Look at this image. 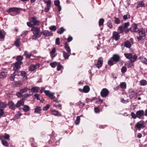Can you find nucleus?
I'll return each instance as SVG.
<instances>
[{
  "mask_svg": "<svg viewBox=\"0 0 147 147\" xmlns=\"http://www.w3.org/2000/svg\"><path fill=\"white\" fill-rule=\"evenodd\" d=\"M24 101L23 98H22L18 102L16 105V107H19L21 106L24 105Z\"/></svg>",
  "mask_w": 147,
  "mask_h": 147,
  "instance_id": "obj_21",
  "label": "nucleus"
},
{
  "mask_svg": "<svg viewBox=\"0 0 147 147\" xmlns=\"http://www.w3.org/2000/svg\"><path fill=\"white\" fill-rule=\"evenodd\" d=\"M23 106L24 107L22 109L24 111L27 112L30 110V107L29 106L26 105H24Z\"/></svg>",
  "mask_w": 147,
  "mask_h": 147,
  "instance_id": "obj_33",
  "label": "nucleus"
},
{
  "mask_svg": "<svg viewBox=\"0 0 147 147\" xmlns=\"http://www.w3.org/2000/svg\"><path fill=\"white\" fill-rule=\"evenodd\" d=\"M145 125L144 121L143 120H140L136 123L135 128L136 129H138L140 131L141 129L144 128L145 127Z\"/></svg>",
  "mask_w": 147,
  "mask_h": 147,
  "instance_id": "obj_3",
  "label": "nucleus"
},
{
  "mask_svg": "<svg viewBox=\"0 0 147 147\" xmlns=\"http://www.w3.org/2000/svg\"><path fill=\"white\" fill-rule=\"evenodd\" d=\"M94 111L96 113H99L100 112V110L98 107H96L94 108Z\"/></svg>",
  "mask_w": 147,
  "mask_h": 147,
  "instance_id": "obj_62",
  "label": "nucleus"
},
{
  "mask_svg": "<svg viewBox=\"0 0 147 147\" xmlns=\"http://www.w3.org/2000/svg\"><path fill=\"white\" fill-rule=\"evenodd\" d=\"M39 89V88L36 86H34L29 89V92H38Z\"/></svg>",
  "mask_w": 147,
  "mask_h": 147,
  "instance_id": "obj_20",
  "label": "nucleus"
},
{
  "mask_svg": "<svg viewBox=\"0 0 147 147\" xmlns=\"http://www.w3.org/2000/svg\"><path fill=\"white\" fill-rule=\"evenodd\" d=\"M147 84L146 81L145 80H142L140 81V84L141 86H144Z\"/></svg>",
  "mask_w": 147,
  "mask_h": 147,
  "instance_id": "obj_37",
  "label": "nucleus"
},
{
  "mask_svg": "<svg viewBox=\"0 0 147 147\" xmlns=\"http://www.w3.org/2000/svg\"><path fill=\"white\" fill-rule=\"evenodd\" d=\"M60 2L59 0H55L54 1V4L57 7L60 5Z\"/></svg>",
  "mask_w": 147,
  "mask_h": 147,
  "instance_id": "obj_55",
  "label": "nucleus"
},
{
  "mask_svg": "<svg viewBox=\"0 0 147 147\" xmlns=\"http://www.w3.org/2000/svg\"><path fill=\"white\" fill-rule=\"evenodd\" d=\"M50 113L56 116H61V114L58 111L54 109L51 110L50 111Z\"/></svg>",
  "mask_w": 147,
  "mask_h": 147,
  "instance_id": "obj_12",
  "label": "nucleus"
},
{
  "mask_svg": "<svg viewBox=\"0 0 147 147\" xmlns=\"http://www.w3.org/2000/svg\"><path fill=\"white\" fill-rule=\"evenodd\" d=\"M22 93L20 91V92H17L16 95L18 97H21L22 96Z\"/></svg>",
  "mask_w": 147,
  "mask_h": 147,
  "instance_id": "obj_64",
  "label": "nucleus"
},
{
  "mask_svg": "<svg viewBox=\"0 0 147 147\" xmlns=\"http://www.w3.org/2000/svg\"><path fill=\"white\" fill-rule=\"evenodd\" d=\"M114 61H113V58H111L108 61V64L111 65H112L113 64V62Z\"/></svg>",
  "mask_w": 147,
  "mask_h": 147,
  "instance_id": "obj_48",
  "label": "nucleus"
},
{
  "mask_svg": "<svg viewBox=\"0 0 147 147\" xmlns=\"http://www.w3.org/2000/svg\"><path fill=\"white\" fill-rule=\"evenodd\" d=\"M22 114L20 112H18V113L16 114L15 115V118L18 119L22 115Z\"/></svg>",
  "mask_w": 147,
  "mask_h": 147,
  "instance_id": "obj_50",
  "label": "nucleus"
},
{
  "mask_svg": "<svg viewBox=\"0 0 147 147\" xmlns=\"http://www.w3.org/2000/svg\"><path fill=\"white\" fill-rule=\"evenodd\" d=\"M22 62H17L13 64V69L15 72H16L20 68V65L22 64Z\"/></svg>",
  "mask_w": 147,
  "mask_h": 147,
  "instance_id": "obj_7",
  "label": "nucleus"
},
{
  "mask_svg": "<svg viewBox=\"0 0 147 147\" xmlns=\"http://www.w3.org/2000/svg\"><path fill=\"white\" fill-rule=\"evenodd\" d=\"M141 60L142 62L144 63L147 64V59L145 58H141Z\"/></svg>",
  "mask_w": 147,
  "mask_h": 147,
  "instance_id": "obj_54",
  "label": "nucleus"
},
{
  "mask_svg": "<svg viewBox=\"0 0 147 147\" xmlns=\"http://www.w3.org/2000/svg\"><path fill=\"white\" fill-rule=\"evenodd\" d=\"M3 138H4L5 139L9 140V138L10 136L9 135L7 134H4V136H2Z\"/></svg>",
  "mask_w": 147,
  "mask_h": 147,
  "instance_id": "obj_47",
  "label": "nucleus"
},
{
  "mask_svg": "<svg viewBox=\"0 0 147 147\" xmlns=\"http://www.w3.org/2000/svg\"><path fill=\"white\" fill-rule=\"evenodd\" d=\"M115 24H119L120 23V21L119 18H115Z\"/></svg>",
  "mask_w": 147,
  "mask_h": 147,
  "instance_id": "obj_58",
  "label": "nucleus"
},
{
  "mask_svg": "<svg viewBox=\"0 0 147 147\" xmlns=\"http://www.w3.org/2000/svg\"><path fill=\"white\" fill-rule=\"evenodd\" d=\"M16 72H14L10 77L9 79L11 81H13L15 78V76L16 75Z\"/></svg>",
  "mask_w": 147,
  "mask_h": 147,
  "instance_id": "obj_35",
  "label": "nucleus"
},
{
  "mask_svg": "<svg viewBox=\"0 0 147 147\" xmlns=\"http://www.w3.org/2000/svg\"><path fill=\"white\" fill-rule=\"evenodd\" d=\"M7 74L5 72H2L0 73V79L4 78L6 76Z\"/></svg>",
  "mask_w": 147,
  "mask_h": 147,
  "instance_id": "obj_40",
  "label": "nucleus"
},
{
  "mask_svg": "<svg viewBox=\"0 0 147 147\" xmlns=\"http://www.w3.org/2000/svg\"><path fill=\"white\" fill-rule=\"evenodd\" d=\"M137 7H142L144 6V4L143 1H140L137 3Z\"/></svg>",
  "mask_w": 147,
  "mask_h": 147,
  "instance_id": "obj_25",
  "label": "nucleus"
},
{
  "mask_svg": "<svg viewBox=\"0 0 147 147\" xmlns=\"http://www.w3.org/2000/svg\"><path fill=\"white\" fill-rule=\"evenodd\" d=\"M124 55L125 57L128 59H130L131 61L134 62L137 58V56L136 55L133 56L131 53H125Z\"/></svg>",
  "mask_w": 147,
  "mask_h": 147,
  "instance_id": "obj_5",
  "label": "nucleus"
},
{
  "mask_svg": "<svg viewBox=\"0 0 147 147\" xmlns=\"http://www.w3.org/2000/svg\"><path fill=\"white\" fill-rule=\"evenodd\" d=\"M65 30L63 28L61 27L57 31V33L59 34H61L63 33Z\"/></svg>",
  "mask_w": 147,
  "mask_h": 147,
  "instance_id": "obj_38",
  "label": "nucleus"
},
{
  "mask_svg": "<svg viewBox=\"0 0 147 147\" xmlns=\"http://www.w3.org/2000/svg\"><path fill=\"white\" fill-rule=\"evenodd\" d=\"M130 41H126L124 43V46L125 47L129 48L130 47L131 45L133 44V39L132 38L130 39Z\"/></svg>",
  "mask_w": 147,
  "mask_h": 147,
  "instance_id": "obj_14",
  "label": "nucleus"
},
{
  "mask_svg": "<svg viewBox=\"0 0 147 147\" xmlns=\"http://www.w3.org/2000/svg\"><path fill=\"white\" fill-rule=\"evenodd\" d=\"M24 55L27 58H29L31 56V54L28 53L26 51H24Z\"/></svg>",
  "mask_w": 147,
  "mask_h": 147,
  "instance_id": "obj_39",
  "label": "nucleus"
},
{
  "mask_svg": "<svg viewBox=\"0 0 147 147\" xmlns=\"http://www.w3.org/2000/svg\"><path fill=\"white\" fill-rule=\"evenodd\" d=\"M8 105L10 108L11 109L14 110L16 108V105L12 102L10 101L9 102Z\"/></svg>",
  "mask_w": 147,
  "mask_h": 147,
  "instance_id": "obj_27",
  "label": "nucleus"
},
{
  "mask_svg": "<svg viewBox=\"0 0 147 147\" xmlns=\"http://www.w3.org/2000/svg\"><path fill=\"white\" fill-rule=\"evenodd\" d=\"M126 71V68L125 67L123 66L121 69V71L122 73H125Z\"/></svg>",
  "mask_w": 147,
  "mask_h": 147,
  "instance_id": "obj_61",
  "label": "nucleus"
},
{
  "mask_svg": "<svg viewBox=\"0 0 147 147\" xmlns=\"http://www.w3.org/2000/svg\"><path fill=\"white\" fill-rule=\"evenodd\" d=\"M131 115L132 117L134 119H135L137 117L136 113L135 114L134 113L132 112L131 113Z\"/></svg>",
  "mask_w": 147,
  "mask_h": 147,
  "instance_id": "obj_56",
  "label": "nucleus"
},
{
  "mask_svg": "<svg viewBox=\"0 0 147 147\" xmlns=\"http://www.w3.org/2000/svg\"><path fill=\"white\" fill-rule=\"evenodd\" d=\"M120 86L121 88H126V84L125 82H122L120 83Z\"/></svg>",
  "mask_w": 147,
  "mask_h": 147,
  "instance_id": "obj_42",
  "label": "nucleus"
},
{
  "mask_svg": "<svg viewBox=\"0 0 147 147\" xmlns=\"http://www.w3.org/2000/svg\"><path fill=\"white\" fill-rule=\"evenodd\" d=\"M112 58H113V61L116 62L118 61L120 59L119 56L116 54L113 55V57Z\"/></svg>",
  "mask_w": 147,
  "mask_h": 147,
  "instance_id": "obj_28",
  "label": "nucleus"
},
{
  "mask_svg": "<svg viewBox=\"0 0 147 147\" xmlns=\"http://www.w3.org/2000/svg\"><path fill=\"white\" fill-rule=\"evenodd\" d=\"M139 36L137 37V39L138 40H141L145 38V32L143 29L139 30L138 31Z\"/></svg>",
  "mask_w": 147,
  "mask_h": 147,
  "instance_id": "obj_4",
  "label": "nucleus"
},
{
  "mask_svg": "<svg viewBox=\"0 0 147 147\" xmlns=\"http://www.w3.org/2000/svg\"><path fill=\"white\" fill-rule=\"evenodd\" d=\"M125 29V28H124V27H123V26L122 25L119 26L118 27V31L119 32V33H121L124 31Z\"/></svg>",
  "mask_w": 147,
  "mask_h": 147,
  "instance_id": "obj_34",
  "label": "nucleus"
},
{
  "mask_svg": "<svg viewBox=\"0 0 147 147\" xmlns=\"http://www.w3.org/2000/svg\"><path fill=\"white\" fill-rule=\"evenodd\" d=\"M31 30L33 34L32 36V38L33 39L40 38L42 34V32L40 31V28L39 27H33L31 29Z\"/></svg>",
  "mask_w": 147,
  "mask_h": 147,
  "instance_id": "obj_1",
  "label": "nucleus"
},
{
  "mask_svg": "<svg viewBox=\"0 0 147 147\" xmlns=\"http://www.w3.org/2000/svg\"><path fill=\"white\" fill-rule=\"evenodd\" d=\"M137 118L140 119L144 116V112L143 110H140L137 111L136 112Z\"/></svg>",
  "mask_w": 147,
  "mask_h": 147,
  "instance_id": "obj_17",
  "label": "nucleus"
},
{
  "mask_svg": "<svg viewBox=\"0 0 147 147\" xmlns=\"http://www.w3.org/2000/svg\"><path fill=\"white\" fill-rule=\"evenodd\" d=\"M56 51V49L55 48H53L52 49V50L50 52L51 57H54L56 56L57 55Z\"/></svg>",
  "mask_w": 147,
  "mask_h": 147,
  "instance_id": "obj_23",
  "label": "nucleus"
},
{
  "mask_svg": "<svg viewBox=\"0 0 147 147\" xmlns=\"http://www.w3.org/2000/svg\"><path fill=\"white\" fill-rule=\"evenodd\" d=\"M108 26L110 28H112V23L110 22H109L107 23Z\"/></svg>",
  "mask_w": 147,
  "mask_h": 147,
  "instance_id": "obj_63",
  "label": "nucleus"
},
{
  "mask_svg": "<svg viewBox=\"0 0 147 147\" xmlns=\"http://www.w3.org/2000/svg\"><path fill=\"white\" fill-rule=\"evenodd\" d=\"M130 15L128 14L125 15L123 16V19L124 20H126L128 18H130Z\"/></svg>",
  "mask_w": 147,
  "mask_h": 147,
  "instance_id": "obj_60",
  "label": "nucleus"
},
{
  "mask_svg": "<svg viewBox=\"0 0 147 147\" xmlns=\"http://www.w3.org/2000/svg\"><path fill=\"white\" fill-rule=\"evenodd\" d=\"M29 90V89L27 87L24 88L20 90V91L22 93L26 92L28 90Z\"/></svg>",
  "mask_w": 147,
  "mask_h": 147,
  "instance_id": "obj_41",
  "label": "nucleus"
},
{
  "mask_svg": "<svg viewBox=\"0 0 147 147\" xmlns=\"http://www.w3.org/2000/svg\"><path fill=\"white\" fill-rule=\"evenodd\" d=\"M1 142L2 144L4 146L7 147L9 146V144L8 142L6 140H1Z\"/></svg>",
  "mask_w": 147,
  "mask_h": 147,
  "instance_id": "obj_36",
  "label": "nucleus"
},
{
  "mask_svg": "<svg viewBox=\"0 0 147 147\" xmlns=\"http://www.w3.org/2000/svg\"><path fill=\"white\" fill-rule=\"evenodd\" d=\"M51 1L50 0L48 1V2L47 3V5L46 7H45L44 10L45 12H48L49 11L50 8L51 4Z\"/></svg>",
  "mask_w": 147,
  "mask_h": 147,
  "instance_id": "obj_19",
  "label": "nucleus"
},
{
  "mask_svg": "<svg viewBox=\"0 0 147 147\" xmlns=\"http://www.w3.org/2000/svg\"><path fill=\"white\" fill-rule=\"evenodd\" d=\"M58 65L57 67V71H59L62 68H63V67L60 63H58Z\"/></svg>",
  "mask_w": 147,
  "mask_h": 147,
  "instance_id": "obj_51",
  "label": "nucleus"
},
{
  "mask_svg": "<svg viewBox=\"0 0 147 147\" xmlns=\"http://www.w3.org/2000/svg\"><path fill=\"white\" fill-rule=\"evenodd\" d=\"M82 93H88L90 90V88L89 86L87 85H86L84 86L83 89L79 88L78 89Z\"/></svg>",
  "mask_w": 147,
  "mask_h": 147,
  "instance_id": "obj_10",
  "label": "nucleus"
},
{
  "mask_svg": "<svg viewBox=\"0 0 147 147\" xmlns=\"http://www.w3.org/2000/svg\"><path fill=\"white\" fill-rule=\"evenodd\" d=\"M109 93L108 90L106 88H103L100 92V95L103 97H106L109 95Z\"/></svg>",
  "mask_w": 147,
  "mask_h": 147,
  "instance_id": "obj_9",
  "label": "nucleus"
},
{
  "mask_svg": "<svg viewBox=\"0 0 147 147\" xmlns=\"http://www.w3.org/2000/svg\"><path fill=\"white\" fill-rule=\"evenodd\" d=\"M120 33H118L116 32H114L113 33V36L112 38L115 40H119L120 38L119 34Z\"/></svg>",
  "mask_w": 147,
  "mask_h": 147,
  "instance_id": "obj_16",
  "label": "nucleus"
},
{
  "mask_svg": "<svg viewBox=\"0 0 147 147\" xmlns=\"http://www.w3.org/2000/svg\"><path fill=\"white\" fill-rule=\"evenodd\" d=\"M39 67V64H37L35 65H31L29 67V70L31 71H33L36 68H37Z\"/></svg>",
  "mask_w": 147,
  "mask_h": 147,
  "instance_id": "obj_22",
  "label": "nucleus"
},
{
  "mask_svg": "<svg viewBox=\"0 0 147 147\" xmlns=\"http://www.w3.org/2000/svg\"><path fill=\"white\" fill-rule=\"evenodd\" d=\"M64 48L67 52L68 53H71V49L67 43H65L64 44Z\"/></svg>",
  "mask_w": 147,
  "mask_h": 147,
  "instance_id": "obj_24",
  "label": "nucleus"
},
{
  "mask_svg": "<svg viewBox=\"0 0 147 147\" xmlns=\"http://www.w3.org/2000/svg\"><path fill=\"white\" fill-rule=\"evenodd\" d=\"M104 22V20L103 18L100 19L99 21V25L100 26L102 25Z\"/></svg>",
  "mask_w": 147,
  "mask_h": 147,
  "instance_id": "obj_44",
  "label": "nucleus"
},
{
  "mask_svg": "<svg viewBox=\"0 0 147 147\" xmlns=\"http://www.w3.org/2000/svg\"><path fill=\"white\" fill-rule=\"evenodd\" d=\"M63 56L65 59H68L71 53H66L65 51H63Z\"/></svg>",
  "mask_w": 147,
  "mask_h": 147,
  "instance_id": "obj_29",
  "label": "nucleus"
},
{
  "mask_svg": "<svg viewBox=\"0 0 147 147\" xmlns=\"http://www.w3.org/2000/svg\"><path fill=\"white\" fill-rule=\"evenodd\" d=\"M6 107V105L4 102L0 101V108H4Z\"/></svg>",
  "mask_w": 147,
  "mask_h": 147,
  "instance_id": "obj_52",
  "label": "nucleus"
},
{
  "mask_svg": "<svg viewBox=\"0 0 147 147\" xmlns=\"http://www.w3.org/2000/svg\"><path fill=\"white\" fill-rule=\"evenodd\" d=\"M20 38H17L16 39L15 44L16 46L18 47H19L20 45Z\"/></svg>",
  "mask_w": 147,
  "mask_h": 147,
  "instance_id": "obj_32",
  "label": "nucleus"
},
{
  "mask_svg": "<svg viewBox=\"0 0 147 147\" xmlns=\"http://www.w3.org/2000/svg\"><path fill=\"white\" fill-rule=\"evenodd\" d=\"M103 63V59L102 57H100L98 59L97 64H96V67L98 68L101 67Z\"/></svg>",
  "mask_w": 147,
  "mask_h": 147,
  "instance_id": "obj_15",
  "label": "nucleus"
},
{
  "mask_svg": "<svg viewBox=\"0 0 147 147\" xmlns=\"http://www.w3.org/2000/svg\"><path fill=\"white\" fill-rule=\"evenodd\" d=\"M30 22L27 23V25L29 27H34L35 25H38L39 24L40 22L37 20L35 17H33L29 18Z\"/></svg>",
  "mask_w": 147,
  "mask_h": 147,
  "instance_id": "obj_2",
  "label": "nucleus"
},
{
  "mask_svg": "<svg viewBox=\"0 0 147 147\" xmlns=\"http://www.w3.org/2000/svg\"><path fill=\"white\" fill-rule=\"evenodd\" d=\"M129 96L130 99L133 98H136L137 97V93L135 92L134 90L132 89H130L129 92Z\"/></svg>",
  "mask_w": 147,
  "mask_h": 147,
  "instance_id": "obj_6",
  "label": "nucleus"
},
{
  "mask_svg": "<svg viewBox=\"0 0 147 147\" xmlns=\"http://www.w3.org/2000/svg\"><path fill=\"white\" fill-rule=\"evenodd\" d=\"M5 36V33L4 32L0 31V38L1 39H4Z\"/></svg>",
  "mask_w": 147,
  "mask_h": 147,
  "instance_id": "obj_49",
  "label": "nucleus"
},
{
  "mask_svg": "<svg viewBox=\"0 0 147 147\" xmlns=\"http://www.w3.org/2000/svg\"><path fill=\"white\" fill-rule=\"evenodd\" d=\"M58 64V63L56 62H54L50 63L51 66L53 68H55L56 66Z\"/></svg>",
  "mask_w": 147,
  "mask_h": 147,
  "instance_id": "obj_45",
  "label": "nucleus"
},
{
  "mask_svg": "<svg viewBox=\"0 0 147 147\" xmlns=\"http://www.w3.org/2000/svg\"><path fill=\"white\" fill-rule=\"evenodd\" d=\"M20 11V9L15 7L10 8L7 11L8 12H15L17 13H19Z\"/></svg>",
  "mask_w": 147,
  "mask_h": 147,
  "instance_id": "obj_13",
  "label": "nucleus"
},
{
  "mask_svg": "<svg viewBox=\"0 0 147 147\" xmlns=\"http://www.w3.org/2000/svg\"><path fill=\"white\" fill-rule=\"evenodd\" d=\"M23 58V57L21 56H18L17 57L16 59L18 61V62H21L22 61Z\"/></svg>",
  "mask_w": 147,
  "mask_h": 147,
  "instance_id": "obj_53",
  "label": "nucleus"
},
{
  "mask_svg": "<svg viewBox=\"0 0 147 147\" xmlns=\"http://www.w3.org/2000/svg\"><path fill=\"white\" fill-rule=\"evenodd\" d=\"M41 110V107L39 106H37L34 109V112L35 113L40 114V113Z\"/></svg>",
  "mask_w": 147,
  "mask_h": 147,
  "instance_id": "obj_31",
  "label": "nucleus"
},
{
  "mask_svg": "<svg viewBox=\"0 0 147 147\" xmlns=\"http://www.w3.org/2000/svg\"><path fill=\"white\" fill-rule=\"evenodd\" d=\"M130 30L133 32H138L139 29L137 27V25L135 24H133L130 28Z\"/></svg>",
  "mask_w": 147,
  "mask_h": 147,
  "instance_id": "obj_11",
  "label": "nucleus"
},
{
  "mask_svg": "<svg viewBox=\"0 0 147 147\" xmlns=\"http://www.w3.org/2000/svg\"><path fill=\"white\" fill-rule=\"evenodd\" d=\"M80 121V116H78L76 117V119L75 121V123L77 125L79 124Z\"/></svg>",
  "mask_w": 147,
  "mask_h": 147,
  "instance_id": "obj_43",
  "label": "nucleus"
},
{
  "mask_svg": "<svg viewBox=\"0 0 147 147\" xmlns=\"http://www.w3.org/2000/svg\"><path fill=\"white\" fill-rule=\"evenodd\" d=\"M42 32V34L45 36H49L53 35V33L47 30H44Z\"/></svg>",
  "mask_w": 147,
  "mask_h": 147,
  "instance_id": "obj_18",
  "label": "nucleus"
},
{
  "mask_svg": "<svg viewBox=\"0 0 147 147\" xmlns=\"http://www.w3.org/2000/svg\"><path fill=\"white\" fill-rule=\"evenodd\" d=\"M55 44L56 45H59L60 44V39L59 38H57L55 40Z\"/></svg>",
  "mask_w": 147,
  "mask_h": 147,
  "instance_id": "obj_59",
  "label": "nucleus"
},
{
  "mask_svg": "<svg viewBox=\"0 0 147 147\" xmlns=\"http://www.w3.org/2000/svg\"><path fill=\"white\" fill-rule=\"evenodd\" d=\"M23 83L21 81H18L13 82L12 85L14 87H18L21 85Z\"/></svg>",
  "mask_w": 147,
  "mask_h": 147,
  "instance_id": "obj_26",
  "label": "nucleus"
},
{
  "mask_svg": "<svg viewBox=\"0 0 147 147\" xmlns=\"http://www.w3.org/2000/svg\"><path fill=\"white\" fill-rule=\"evenodd\" d=\"M134 62H133L132 61H130L127 64V66L128 67H132L134 65L133 63Z\"/></svg>",
  "mask_w": 147,
  "mask_h": 147,
  "instance_id": "obj_46",
  "label": "nucleus"
},
{
  "mask_svg": "<svg viewBox=\"0 0 147 147\" xmlns=\"http://www.w3.org/2000/svg\"><path fill=\"white\" fill-rule=\"evenodd\" d=\"M49 28L51 30L54 31H55L56 29V27L54 26H51L49 27Z\"/></svg>",
  "mask_w": 147,
  "mask_h": 147,
  "instance_id": "obj_57",
  "label": "nucleus"
},
{
  "mask_svg": "<svg viewBox=\"0 0 147 147\" xmlns=\"http://www.w3.org/2000/svg\"><path fill=\"white\" fill-rule=\"evenodd\" d=\"M44 92L47 96H48L51 99H53L55 98V97L54 95V92H51L49 91L46 90L44 91Z\"/></svg>",
  "mask_w": 147,
  "mask_h": 147,
  "instance_id": "obj_8",
  "label": "nucleus"
},
{
  "mask_svg": "<svg viewBox=\"0 0 147 147\" xmlns=\"http://www.w3.org/2000/svg\"><path fill=\"white\" fill-rule=\"evenodd\" d=\"M21 74V75L24 79H26L27 77L26 76V73L24 71H21L19 72Z\"/></svg>",
  "mask_w": 147,
  "mask_h": 147,
  "instance_id": "obj_30",
  "label": "nucleus"
}]
</instances>
